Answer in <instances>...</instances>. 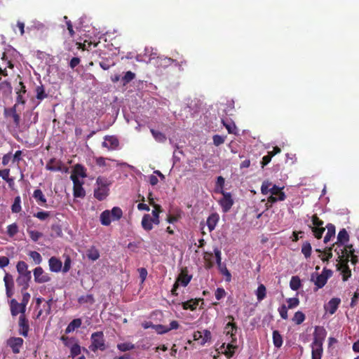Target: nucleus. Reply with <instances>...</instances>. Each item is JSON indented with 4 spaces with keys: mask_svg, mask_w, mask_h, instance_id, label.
I'll return each mask as SVG.
<instances>
[{
    "mask_svg": "<svg viewBox=\"0 0 359 359\" xmlns=\"http://www.w3.org/2000/svg\"><path fill=\"white\" fill-rule=\"evenodd\" d=\"M19 334L26 337L28 336L29 330V322L24 313L19 317Z\"/></svg>",
    "mask_w": 359,
    "mask_h": 359,
    "instance_id": "obj_13",
    "label": "nucleus"
},
{
    "mask_svg": "<svg viewBox=\"0 0 359 359\" xmlns=\"http://www.w3.org/2000/svg\"><path fill=\"white\" fill-rule=\"evenodd\" d=\"M349 241V235L347 231L345 229H342L339 231L337 235V242L335 245H337L338 247H342L344 243H347ZM334 246V244L333 245Z\"/></svg>",
    "mask_w": 359,
    "mask_h": 359,
    "instance_id": "obj_20",
    "label": "nucleus"
},
{
    "mask_svg": "<svg viewBox=\"0 0 359 359\" xmlns=\"http://www.w3.org/2000/svg\"><path fill=\"white\" fill-rule=\"evenodd\" d=\"M73 182V195L75 198H84L86 196V191L83 187L84 182L80 180L79 178L72 177Z\"/></svg>",
    "mask_w": 359,
    "mask_h": 359,
    "instance_id": "obj_6",
    "label": "nucleus"
},
{
    "mask_svg": "<svg viewBox=\"0 0 359 359\" xmlns=\"http://www.w3.org/2000/svg\"><path fill=\"white\" fill-rule=\"evenodd\" d=\"M78 302L79 304H84V303H88V302L90 304H93V303H94L95 300H94V297H93V294H87V295L81 296L79 298Z\"/></svg>",
    "mask_w": 359,
    "mask_h": 359,
    "instance_id": "obj_50",
    "label": "nucleus"
},
{
    "mask_svg": "<svg viewBox=\"0 0 359 359\" xmlns=\"http://www.w3.org/2000/svg\"><path fill=\"white\" fill-rule=\"evenodd\" d=\"M334 251L337 252L339 261L348 259L353 264H356L358 262V257L354 254L355 250L352 245H347L342 249H340L341 252L337 251V248Z\"/></svg>",
    "mask_w": 359,
    "mask_h": 359,
    "instance_id": "obj_4",
    "label": "nucleus"
},
{
    "mask_svg": "<svg viewBox=\"0 0 359 359\" xmlns=\"http://www.w3.org/2000/svg\"><path fill=\"white\" fill-rule=\"evenodd\" d=\"M162 212V208L160 205H155L154 209L152 210L153 217H151L154 224H159V214Z\"/></svg>",
    "mask_w": 359,
    "mask_h": 359,
    "instance_id": "obj_33",
    "label": "nucleus"
},
{
    "mask_svg": "<svg viewBox=\"0 0 359 359\" xmlns=\"http://www.w3.org/2000/svg\"><path fill=\"white\" fill-rule=\"evenodd\" d=\"M150 132L156 141L161 143L165 142L166 141V136L163 133L152 128L150 130Z\"/></svg>",
    "mask_w": 359,
    "mask_h": 359,
    "instance_id": "obj_34",
    "label": "nucleus"
},
{
    "mask_svg": "<svg viewBox=\"0 0 359 359\" xmlns=\"http://www.w3.org/2000/svg\"><path fill=\"white\" fill-rule=\"evenodd\" d=\"M70 353L72 358L81 353V346L78 343H74L70 347Z\"/></svg>",
    "mask_w": 359,
    "mask_h": 359,
    "instance_id": "obj_48",
    "label": "nucleus"
},
{
    "mask_svg": "<svg viewBox=\"0 0 359 359\" xmlns=\"http://www.w3.org/2000/svg\"><path fill=\"white\" fill-rule=\"evenodd\" d=\"M19 276L16 281L18 285L22 286V290H27L29 287V282L32 278L31 271H28V265L24 261H20L16 266Z\"/></svg>",
    "mask_w": 359,
    "mask_h": 359,
    "instance_id": "obj_1",
    "label": "nucleus"
},
{
    "mask_svg": "<svg viewBox=\"0 0 359 359\" xmlns=\"http://www.w3.org/2000/svg\"><path fill=\"white\" fill-rule=\"evenodd\" d=\"M238 327L235 323L229 322L225 327L224 330L226 335H230V337L232 338V341H234L235 335L237 332Z\"/></svg>",
    "mask_w": 359,
    "mask_h": 359,
    "instance_id": "obj_24",
    "label": "nucleus"
},
{
    "mask_svg": "<svg viewBox=\"0 0 359 359\" xmlns=\"http://www.w3.org/2000/svg\"><path fill=\"white\" fill-rule=\"evenodd\" d=\"M311 228L314 236L318 239L322 238L323 234L325 231V228H324L323 226H311Z\"/></svg>",
    "mask_w": 359,
    "mask_h": 359,
    "instance_id": "obj_46",
    "label": "nucleus"
},
{
    "mask_svg": "<svg viewBox=\"0 0 359 359\" xmlns=\"http://www.w3.org/2000/svg\"><path fill=\"white\" fill-rule=\"evenodd\" d=\"M71 263H72V260H71L70 257L69 255H67L65 257L63 268L62 269L63 273H67L69 271V269L71 268Z\"/></svg>",
    "mask_w": 359,
    "mask_h": 359,
    "instance_id": "obj_58",
    "label": "nucleus"
},
{
    "mask_svg": "<svg viewBox=\"0 0 359 359\" xmlns=\"http://www.w3.org/2000/svg\"><path fill=\"white\" fill-rule=\"evenodd\" d=\"M194 340L198 341L201 345H204L206 342L211 339V332L208 330H204L203 332L196 331L194 333Z\"/></svg>",
    "mask_w": 359,
    "mask_h": 359,
    "instance_id": "obj_11",
    "label": "nucleus"
},
{
    "mask_svg": "<svg viewBox=\"0 0 359 359\" xmlns=\"http://www.w3.org/2000/svg\"><path fill=\"white\" fill-rule=\"evenodd\" d=\"M219 219V216L217 213L214 212L209 215L207 219V226L210 232L212 231L217 226Z\"/></svg>",
    "mask_w": 359,
    "mask_h": 359,
    "instance_id": "obj_21",
    "label": "nucleus"
},
{
    "mask_svg": "<svg viewBox=\"0 0 359 359\" xmlns=\"http://www.w3.org/2000/svg\"><path fill=\"white\" fill-rule=\"evenodd\" d=\"M73 177L76 178H79V177L82 178H86L87 177V174L86 169L85 168V167L81 164H76L70 175V179L72 180Z\"/></svg>",
    "mask_w": 359,
    "mask_h": 359,
    "instance_id": "obj_17",
    "label": "nucleus"
},
{
    "mask_svg": "<svg viewBox=\"0 0 359 359\" xmlns=\"http://www.w3.org/2000/svg\"><path fill=\"white\" fill-rule=\"evenodd\" d=\"M341 303V299L337 297L332 298L327 304L325 305L324 308L325 310L328 312L330 314L332 315L334 314L339 304Z\"/></svg>",
    "mask_w": 359,
    "mask_h": 359,
    "instance_id": "obj_16",
    "label": "nucleus"
},
{
    "mask_svg": "<svg viewBox=\"0 0 359 359\" xmlns=\"http://www.w3.org/2000/svg\"><path fill=\"white\" fill-rule=\"evenodd\" d=\"M22 210L21 198L20 196L14 198L13 205H11V211L13 213H18Z\"/></svg>",
    "mask_w": 359,
    "mask_h": 359,
    "instance_id": "obj_37",
    "label": "nucleus"
},
{
    "mask_svg": "<svg viewBox=\"0 0 359 359\" xmlns=\"http://www.w3.org/2000/svg\"><path fill=\"white\" fill-rule=\"evenodd\" d=\"M224 126L230 134L236 133V126L233 123H226L223 121Z\"/></svg>",
    "mask_w": 359,
    "mask_h": 359,
    "instance_id": "obj_60",
    "label": "nucleus"
},
{
    "mask_svg": "<svg viewBox=\"0 0 359 359\" xmlns=\"http://www.w3.org/2000/svg\"><path fill=\"white\" fill-rule=\"evenodd\" d=\"M236 348V346L231 344H229L227 345V349L228 351H226L224 354L228 358H231L233 354H234V349Z\"/></svg>",
    "mask_w": 359,
    "mask_h": 359,
    "instance_id": "obj_61",
    "label": "nucleus"
},
{
    "mask_svg": "<svg viewBox=\"0 0 359 359\" xmlns=\"http://www.w3.org/2000/svg\"><path fill=\"white\" fill-rule=\"evenodd\" d=\"M327 228V233L324 237V243H327L330 241V239L335 236V226L332 224H327L326 226Z\"/></svg>",
    "mask_w": 359,
    "mask_h": 359,
    "instance_id": "obj_28",
    "label": "nucleus"
},
{
    "mask_svg": "<svg viewBox=\"0 0 359 359\" xmlns=\"http://www.w3.org/2000/svg\"><path fill=\"white\" fill-rule=\"evenodd\" d=\"M191 278L192 276L188 274V269L187 267H184L181 269L175 283H177L178 285H181L184 287H186L190 283Z\"/></svg>",
    "mask_w": 359,
    "mask_h": 359,
    "instance_id": "obj_10",
    "label": "nucleus"
},
{
    "mask_svg": "<svg viewBox=\"0 0 359 359\" xmlns=\"http://www.w3.org/2000/svg\"><path fill=\"white\" fill-rule=\"evenodd\" d=\"M27 232L31 239L34 242H36L43 236L42 233L34 230H27Z\"/></svg>",
    "mask_w": 359,
    "mask_h": 359,
    "instance_id": "obj_51",
    "label": "nucleus"
},
{
    "mask_svg": "<svg viewBox=\"0 0 359 359\" xmlns=\"http://www.w3.org/2000/svg\"><path fill=\"white\" fill-rule=\"evenodd\" d=\"M117 348L119 351L125 352L128 351L133 350L135 348V345L130 342H125L118 344L117 345Z\"/></svg>",
    "mask_w": 359,
    "mask_h": 359,
    "instance_id": "obj_43",
    "label": "nucleus"
},
{
    "mask_svg": "<svg viewBox=\"0 0 359 359\" xmlns=\"http://www.w3.org/2000/svg\"><path fill=\"white\" fill-rule=\"evenodd\" d=\"M270 193L271 196L278 197L279 201H283L285 199V194L282 191V188L278 187L276 185H272L270 189Z\"/></svg>",
    "mask_w": 359,
    "mask_h": 359,
    "instance_id": "obj_25",
    "label": "nucleus"
},
{
    "mask_svg": "<svg viewBox=\"0 0 359 359\" xmlns=\"http://www.w3.org/2000/svg\"><path fill=\"white\" fill-rule=\"evenodd\" d=\"M50 236L53 238L61 237L62 236V230L60 224H53L50 227Z\"/></svg>",
    "mask_w": 359,
    "mask_h": 359,
    "instance_id": "obj_38",
    "label": "nucleus"
},
{
    "mask_svg": "<svg viewBox=\"0 0 359 359\" xmlns=\"http://www.w3.org/2000/svg\"><path fill=\"white\" fill-rule=\"evenodd\" d=\"M312 348V355L322 357L323 354V344H311Z\"/></svg>",
    "mask_w": 359,
    "mask_h": 359,
    "instance_id": "obj_39",
    "label": "nucleus"
},
{
    "mask_svg": "<svg viewBox=\"0 0 359 359\" xmlns=\"http://www.w3.org/2000/svg\"><path fill=\"white\" fill-rule=\"evenodd\" d=\"M217 192L222 194L223 197L219 201V204L222 207L224 212H228L233 205V200L229 192H226L224 189L217 190Z\"/></svg>",
    "mask_w": 359,
    "mask_h": 359,
    "instance_id": "obj_5",
    "label": "nucleus"
},
{
    "mask_svg": "<svg viewBox=\"0 0 359 359\" xmlns=\"http://www.w3.org/2000/svg\"><path fill=\"white\" fill-rule=\"evenodd\" d=\"M287 309H289L285 304L280 306L278 309L280 317L284 320H287L288 318Z\"/></svg>",
    "mask_w": 359,
    "mask_h": 359,
    "instance_id": "obj_55",
    "label": "nucleus"
},
{
    "mask_svg": "<svg viewBox=\"0 0 359 359\" xmlns=\"http://www.w3.org/2000/svg\"><path fill=\"white\" fill-rule=\"evenodd\" d=\"M110 212L114 220H118L123 216V211L119 207H114Z\"/></svg>",
    "mask_w": 359,
    "mask_h": 359,
    "instance_id": "obj_44",
    "label": "nucleus"
},
{
    "mask_svg": "<svg viewBox=\"0 0 359 359\" xmlns=\"http://www.w3.org/2000/svg\"><path fill=\"white\" fill-rule=\"evenodd\" d=\"M50 216V212L40 211L34 214V217L38 218L41 221L46 220Z\"/></svg>",
    "mask_w": 359,
    "mask_h": 359,
    "instance_id": "obj_56",
    "label": "nucleus"
},
{
    "mask_svg": "<svg viewBox=\"0 0 359 359\" xmlns=\"http://www.w3.org/2000/svg\"><path fill=\"white\" fill-rule=\"evenodd\" d=\"M29 256L33 259L35 264H40L42 261L41 255L36 251H30Z\"/></svg>",
    "mask_w": 359,
    "mask_h": 359,
    "instance_id": "obj_52",
    "label": "nucleus"
},
{
    "mask_svg": "<svg viewBox=\"0 0 359 359\" xmlns=\"http://www.w3.org/2000/svg\"><path fill=\"white\" fill-rule=\"evenodd\" d=\"M257 299L259 302L263 300L266 296V289L263 284H260L256 290Z\"/></svg>",
    "mask_w": 359,
    "mask_h": 359,
    "instance_id": "obj_35",
    "label": "nucleus"
},
{
    "mask_svg": "<svg viewBox=\"0 0 359 359\" xmlns=\"http://www.w3.org/2000/svg\"><path fill=\"white\" fill-rule=\"evenodd\" d=\"M97 187L94 189L93 196L100 201L104 200L109 194L110 181L102 176H99L96 180Z\"/></svg>",
    "mask_w": 359,
    "mask_h": 359,
    "instance_id": "obj_2",
    "label": "nucleus"
},
{
    "mask_svg": "<svg viewBox=\"0 0 359 359\" xmlns=\"http://www.w3.org/2000/svg\"><path fill=\"white\" fill-rule=\"evenodd\" d=\"M348 262L349 260L348 259H344L343 261H339L340 263L338 264V269H341L342 279L344 281H346L351 276V271L348 266Z\"/></svg>",
    "mask_w": 359,
    "mask_h": 359,
    "instance_id": "obj_15",
    "label": "nucleus"
},
{
    "mask_svg": "<svg viewBox=\"0 0 359 359\" xmlns=\"http://www.w3.org/2000/svg\"><path fill=\"white\" fill-rule=\"evenodd\" d=\"M81 320L80 318L74 319L66 327L65 332L70 333L79 328L81 325Z\"/></svg>",
    "mask_w": 359,
    "mask_h": 359,
    "instance_id": "obj_30",
    "label": "nucleus"
},
{
    "mask_svg": "<svg viewBox=\"0 0 359 359\" xmlns=\"http://www.w3.org/2000/svg\"><path fill=\"white\" fill-rule=\"evenodd\" d=\"M50 270L53 272L58 273L62 270V263L58 258L51 257L48 260Z\"/></svg>",
    "mask_w": 359,
    "mask_h": 359,
    "instance_id": "obj_18",
    "label": "nucleus"
},
{
    "mask_svg": "<svg viewBox=\"0 0 359 359\" xmlns=\"http://www.w3.org/2000/svg\"><path fill=\"white\" fill-rule=\"evenodd\" d=\"M46 169L53 172H66L67 170V168L63 165L62 162L59 159H56L55 158H52L48 161L46 165Z\"/></svg>",
    "mask_w": 359,
    "mask_h": 359,
    "instance_id": "obj_7",
    "label": "nucleus"
},
{
    "mask_svg": "<svg viewBox=\"0 0 359 359\" xmlns=\"http://www.w3.org/2000/svg\"><path fill=\"white\" fill-rule=\"evenodd\" d=\"M212 252H205L204 255V259L205 261L206 268L210 269L213 266V262L212 261Z\"/></svg>",
    "mask_w": 359,
    "mask_h": 359,
    "instance_id": "obj_54",
    "label": "nucleus"
},
{
    "mask_svg": "<svg viewBox=\"0 0 359 359\" xmlns=\"http://www.w3.org/2000/svg\"><path fill=\"white\" fill-rule=\"evenodd\" d=\"M212 140L215 146H219L222 144L225 141L224 137L219 135H215L212 137Z\"/></svg>",
    "mask_w": 359,
    "mask_h": 359,
    "instance_id": "obj_62",
    "label": "nucleus"
},
{
    "mask_svg": "<svg viewBox=\"0 0 359 359\" xmlns=\"http://www.w3.org/2000/svg\"><path fill=\"white\" fill-rule=\"evenodd\" d=\"M34 281L37 283H44L50 280V277L46 273L41 266L35 268L34 270Z\"/></svg>",
    "mask_w": 359,
    "mask_h": 359,
    "instance_id": "obj_9",
    "label": "nucleus"
},
{
    "mask_svg": "<svg viewBox=\"0 0 359 359\" xmlns=\"http://www.w3.org/2000/svg\"><path fill=\"white\" fill-rule=\"evenodd\" d=\"M287 308L289 309H294L299 304V299L297 297L289 298L287 299Z\"/></svg>",
    "mask_w": 359,
    "mask_h": 359,
    "instance_id": "obj_53",
    "label": "nucleus"
},
{
    "mask_svg": "<svg viewBox=\"0 0 359 359\" xmlns=\"http://www.w3.org/2000/svg\"><path fill=\"white\" fill-rule=\"evenodd\" d=\"M135 78V74L131 71L126 72L125 75L121 78L123 86H126Z\"/></svg>",
    "mask_w": 359,
    "mask_h": 359,
    "instance_id": "obj_42",
    "label": "nucleus"
},
{
    "mask_svg": "<svg viewBox=\"0 0 359 359\" xmlns=\"http://www.w3.org/2000/svg\"><path fill=\"white\" fill-rule=\"evenodd\" d=\"M271 186V183L269 181H264L261 187V191L263 194H267L269 192H270V189Z\"/></svg>",
    "mask_w": 359,
    "mask_h": 359,
    "instance_id": "obj_59",
    "label": "nucleus"
},
{
    "mask_svg": "<svg viewBox=\"0 0 359 359\" xmlns=\"http://www.w3.org/2000/svg\"><path fill=\"white\" fill-rule=\"evenodd\" d=\"M290 288L294 290H298L301 287V280L299 276H292L290 282Z\"/></svg>",
    "mask_w": 359,
    "mask_h": 359,
    "instance_id": "obj_41",
    "label": "nucleus"
},
{
    "mask_svg": "<svg viewBox=\"0 0 359 359\" xmlns=\"http://www.w3.org/2000/svg\"><path fill=\"white\" fill-rule=\"evenodd\" d=\"M326 335L327 331L323 326H316L312 344H323Z\"/></svg>",
    "mask_w": 359,
    "mask_h": 359,
    "instance_id": "obj_8",
    "label": "nucleus"
},
{
    "mask_svg": "<svg viewBox=\"0 0 359 359\" xmlns=\"http://www.w3.org/2000/svg\"><path fill=\"white\" fill-rule=\"evenodd\" d=\"M273 343L276 348H280L283 345V337L278 330L273 332Z\"/></svg>",
    "mask_w": 359,
    "mask_h": 359,
    "instance_id": "obj_36",
    "label": "nucleus"
},
{
    "mask_svg": "<svg viewBox=\"0 0 359 359\" xmlns=\"http://www.w3.org/2000/svg\"><path fill=\"white\" fill-rule=\"evenodd\" d=\"M111 216L109 210H106L103 211L100 215L101 224L104 226H109L111 222Z\"/></svg>",
    "mask_w": 359,
    "mask_h": 359,
    "instance_id": "obj_31",
    "label": "nucleus"
},
{
    "mask_svg": "<svg viewBox=\"0 0 359 359\" xmlns=\"http://www.w3.org/2000/svg\"><path fill=\"white\" fill-rule=\"evenodd\" d=\"M311 221L313 226H323V222L320 219L317 215H313L311 217Z\"/></svg>",
    "mask_w": 359,
    "mask_h": 359,
    "instance_id": "obj_63",
    "label": "nucleus"
},
{
    "mask_svg": "<svg viewBox=\"0 0 359 359\" xmlns=\"http://www.w3.org/2000/svg\"><path fill=\"white\" fill-rule=\"evenodd\" d=\"M76 44L78 45V48L83 50H88L92 45H93L94 47L97 46V43H93L86 40H85L83 43H77Z\"/></svg>",
    "mask_w": 359,
    "mask_h": 359,
    "instance_id": "obj_47",
    "label": "nucleus"
},
{
    "mask_svg": "<svg viewBox=\"0 0 359 359\" xmlns=\"http://www.w3.org/2000/svg\"><path fill=\"white\" fill-rule=\"evenodd\" d=\"M9 169L0 170V177L8 183L13 181V179L9 178Z\"/></svg>",
    "mask_w": 359,
    "mask_h": 359,
    "instance_id": "obj_57",
    "label": "nucleus"
},
{
    "mask_svg": "<svg viewBox=\"0 0 359 359\" xmlns=\"http://www.w3.org/2000/svg\"><path fill=\"white\" fill-rule=\"evenodd\" d=\"M226 295V292L224 288L218 287L215 291V297L217 300H220Z\"/></svg>",
    "mask_w": 359,
    "mask_h": 359,
    "instance_id": "obj_64",
    "label": "nucleus"
},
{
    "mask_svg": "<svg viewBox=\"0 0 359 359\" xmlns=\"http://www.w3.org/2000/svg\"><path fill=\"white\" fill-rule=\"evenodd\" d=\"M33 197L34 198V199L36 200L39 205L45 207L47 206L46 198L41 189H38L34 190L33 193Z\"/></svg>",
    "mask_w": 359,
    "mask_h": 359,
    "instance_id": "obj_23",
    "label": "nucleus"
},
{
    "mask_svg": "<svg viewBox=\"0 0 359 359\" xmlns=\"http://www.w3.org/2000/svg\"><path fill=\"white\" fill-rule=\"evenodd\" d=\"M91 344L89 348L95 352L97 350L102 351L106 349L105 340L104 337V333L102 331H98L93 333L90 337Z\"/></svg>",
    "mask_w": 359,
    "mask_h": 359,
    "instance_id": "obj_3",
    "label": "nucleus"
},
{
    "mask_svg": "<svg viewBox=\"0 0 359 359\" xmlns=\"http://www.w3.org/2000/svg\"><path fill=\"white\" fill-rule=\"evenodd\" d=\"M301 251L306 259L309 258L311 257L312 251V247L311 243L309 241L304 242L302 245Z\"/></svg>",
    "mask_w": 359,
    "mask_h": 359,
    "instance_id": "obj_32",
    "label": "nucleus"
},
{
    "mask_svg": "<svg viewBox=\"0 0 359 359\" xmlns=\"http://www.w3.org/2000/svg\"><path fill=\"white\" fill-rule=\"evenodd\" d=\"M23 342L24 340L20 337H11L8 340V345L11 348L14 353H19Z\"/></svg>",
    "mask_w": 359,
    "mask_h": 359,
    "instance_id": "obj_14",
    "label": "nucleus"
},
{
    "mask_svg": "<svg viewBox=\"0 0 359 359\" xmlns=\"http://www.w3.org/2000/svg\"><path fill=\"white\" fill-rule=\"evenodd\" d=\"M311 280L314 282V284L317 286V289L322 288L326 283V277L321 274L313 273L311 275Z\"/></svg>",
    "mask_w": 359,
    "mask_h": 359,
    "instance_id": "obj_22",
    "label": "nucleus"
},
{
    "mask_svg": "<svg viewBox=\"0 0 359 359\" xmlns=\"http://www.w3.org/2000/svg\"><path fill=\"white\" fill-rule=\"evenodd\" d=\"M153 220L148 214L144 215L142 219V226L145 231H151L153 229Z\"/></svg>",
    "mask_w": 359,
    "mask_h": 359,
    "instance_id": "obj_26",
    "label": "nucleus"
},
{
    "mask_svg": "<svg viewBox=\"0 0 359 359\" xmlns=\"http://www.w3.org/2000/svg\"><path fill=\"white\" fill-rule=\"evenodd\" d=\"M18 232V226L16 223H13L7 226V233L10 237H13Z\"/></svg>",
    "mask_w": 359,
    "mask_h": 359,
    "instance_id": "obj_49",
    "label": "nucleus"
},
{
    "mask_svg": "<svg viewBox=\"0 0 359 359\" xmlns=\"http://www.w3.org/2000/svg\"><path fill=\"white\" fill-rule=\"evenodd\" d=\"M306 316L304 313L300 311L295 312L292 321L297 325H301L305 320Z\"/></svg>",
    "mask_w": 359,
    "mask_h": 359,
    "instance_id": "obj_40",
    "label": "nucleus"
},
{
    "mask_svg": "<svg viewBox=\"0 0 359 359\" xmlns=\"http://www.w3.org/2000/svg\"><path fill=\"white\" fill-rule=\"evenodd\" d=\"M86 256L89 259L92 261H96L100 257V252L95 246H91L86 251Z\"/></svg>",
    "mask_w": 359,
    "mask_h": 359,
    "instance_id": "obj_29",
    "label": "nucleus"
},
{
    "mask_svg": "<svg viewBox=\"0 0 359 359\" xmlns=\"http://www.w3.org/2000/svg\"><path fill=\"white\" fill-rule=\"evenodd\" d=\"M36 97L39 100H42L47 97L48 96V95L45 92L44 87L42 85L36 87Z\"/></svg>",
    "mask_w": 359,
    "mask_h": 359,
    "instance_id": "obj_45",
    "label": "nucleus"
},
{
    "mask_svg": "<svg viewBox=\"0 0 359 359\" xmlns=\"http://www.w3.org/2000/svg\"><path fill=\"white\" fill-rule=\"evenodd\" d=\"M104 140L105 141L102 142V147L107 148L109 150L116 149L119 145V141L116 136L106 135L104 137Z\"/></svg>",
    "mask_w": 359,
    "mask_h": 359,
    "instance_id": "obj_12",
    "label": "nucleus"
},
{
    "mask_svg": "<svg viewBox=\"0 0 359 359\" xmlns=\"http://www.w3.org/2000/svg\"><path fill=\"white\" fill-rule=\"evenodd\" d=\"M25 290H22V299L21 303H18L15 299H12V303H14V305L21 307V313H25L26 306L29 302L30 299V294L28 292H24Z\"/></svg>",
    "mask_w": 359,
    "mask_h": 359,
    "instance_id": "obj_19",
    "label": "nucleus"
},
{
    "mask_svg": "<svg viewBox=\"0 0 359 359\" xmlns=\"http://www.w3.org/2000/svg\"><path fill=\"white\" fill-rule=\"evenodd\" d=\"M203 299H190L185 302L182 303V308L184 310L190 309L191 311H194L196 309L197 306L198 305L199 301H203Z\"/></svg>",
    "mask_w": 359,
    "mask_h": 359,
    "instance_id": "obj_27",
    "label": "nucleus"
}]
</instances>
